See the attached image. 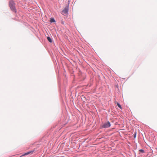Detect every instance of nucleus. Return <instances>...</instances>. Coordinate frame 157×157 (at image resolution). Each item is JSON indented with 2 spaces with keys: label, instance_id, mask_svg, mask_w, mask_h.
Masks as SVG:
<instances>
[{
  "label": "nucleus",
  "instance_id": "20e7f679",
  "mask_svg": "<svg viewBox=\"0 0 157 157\" xmlns=\"http://www.w3.org/2000/svg\"><path fill=\"white\" fill-rule=\"evenodd\" d=\"M34 152V151H29V152H28L27 153H26L25 154H23V155H22L21 156H24V155H28L29 154H32L33 152Z\"/></svg>",
  "mask_w": 157,
  "mask_h": 157
},
{
  "label": "nucleus",
  "instance_id": "6e6552de",
  "mask_svg": "<svg viewBox=\"0 0 157 157\" xmlns=\"http://www.w3.org/2000/svg\"><path fill=\"white\" fill-rule=\"evenodd\" d=\"M140 151H141V152H143L144 151H143V150H140Z\"/></svg>",
  "mask_w": 157,
  "mask_h": 157
},
{
  "label": "nucleus",
  "instance_id": "f257e3e1",
  "mask_svg": "<svg viewBox=\"0 0 157 157\" xmlns=\"http://www.w3.org/2000/svg\"><path fill=\"white\" fill-rule=\"evenodd\" d=\"M9 6L12 11L14 12H16V10L15 7V4L13 1L11 0L10 1Z\"/></svg>",
  "mask_w": 157,
  "mask_h": 157
},
{
  "label": "nucleus",
  "instance_id": "7ed1b4c3",
  "mask_svg": "<svg viewBox=\"0 0 157 157\" xmlns=\"http://www.w3.org/2000/svg\"><path fill=\"white\" fill-rule=\"evenodd\" d=\"M111 126L110 123L109 121L105 122L102 125V127L104 128H108L109 127Z\"/></svg>",
  "mask_w": 157,
  "mask_h": 157
},
{
  "label": "nucleus",
  "instance_id": "f03ea898",
  "mask_svg": "<svg viewBox=\"0 0 157 157\" xmlns=\"http://www.w3.org/2000/svg\"><path fill=\"white\" fill-rule=\"evenodd\" d=\"M68 7H66L62 12V14L64 15H66L68 14Z\"/></svg>",
  "mask_w": 157,
  "mask_h": 157
},
{
  "label": "nucleus",
  "instance_id": "0eeeda50",
  "mask_svg": "<svg viewBox=\"0 0 157 157\" xmlns=\"http://www.w3.org/2000/svg\"><path fill=\"white\" fill-rule=\"evenodd\" d=\"M117 106L120 108H121V105L118 103H117Z\"/></svg>",
  "mask_w": 157,
  "mask_h": 157
},
{
  "label": "nucleus",
  "instance_id": "39448f33",
  "mask_svg": "<svg viewBox=\"0 0 157 157\" xmlns=\"http://www.w3.org/2000/svg\"><path fill=\"white\" fill-rule=\"evenodd\" d=\"M47 39L48 40V41L49 42H50V43L52 42V40L50 38V37H49V36L47 38Z\"/></svg>",
  "mask_w": 157,
  "mask_h": 157
},
{
  "label": "nucleus",
  "instance_id": "423d86ee",
  "mask_svg": "<svg viewBox=\"0 0 157 157\" xmlns=\"http://www.w3.org/2000/svg\"><path fill=\"white\" fill-rule=\"evenodd\" d=\"M55 21V20L53 18H51L50 20V22H54Z\"/></svg>",
  "mask_w": 157,
  "mask_h": 157
}]
</instances>
